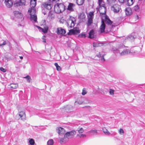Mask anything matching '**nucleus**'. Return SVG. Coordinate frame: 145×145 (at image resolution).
<instances>
[{
	"label": "nucleus",
	"mask_w": 145,
	"mask_h": 145,
	"mask_svg": "<svg viewBox=\"0 0 145 145\" xmlns=\"http://www.w3.org/2000/svg\"><path fill=\"white\" fill-rule=\"evenodd\" d=\"M98 3L99 7V11L101 15H105L106 13V7L103 0H98Z\"/></svg>",
	"instance_id": "f257e3e1"
},
{
	"label": "nucleus",
	"mask_w": 145,
	"mask_h": 145,
	"mask_svg": "<svg viewBox=\"0 0 145 145\" xmlns=\"http://www.w3.org/2000/svg\"><path fill=\"white\" fill-rule=\"evenodd\" d=\"M28 12L30 16V19L32 21L36 22L37 21V16L35 14L36 10L35 7L29 8Z\"/></svg>",
	"instance_id": "f03ea898"
},
{
	"label": "nucleus",
	"mask_w": 145,
	"mask_h": 145,
	"mask_svg": "<svg viewBox=\"0 0 145 145\" xmlns=\"http://www.w3.org/2000/svg\"><path fill=\"white\" fill-rule=\"evenodd\" d=\"M65 9V6L61 3H58L56 4L54 6V11L55 13H59L63 11Z\"/></svg>",
	"instance_id": "7ed1b4c3"
},
{
	"label": "nucleus",
	"mask_w": 145,
	"mask_h": 145,
	"mask_svg": "<svg viewBox=\"0 0 145 145\" xmlns=\"http://www.w3.org/2000/svg\"><path fill=\"white\" fill-rule=\"evenodd\" d=\"M76 21L75 18L72 16H70L66 22L68 28H70L74 27L76 23Z\"/></svg>",
	"instance_id": "20e7f679"
},
{
	"label": "nucleus",
	"mask_w": 145,
	"mask_h": 145,
	"mask_svg": "<svg viewBox=\"0 0 145 145\" xmlns=\"http://www.w3.org/2000/svg\"><path fill=\"white\" fill-rule=\"evenodd\" d=\"M60 0H49V2H47L43 4V5L45 8L48 10H50L52 7V3H57L60 1Z\"/></svg>",
	"instance_id": "39448f33"
},
{
	"label": "nucleus",
	"mask_w": 145,
	"mask_h": 145,
	"mask_svg": "<svg viewBox=\"0 0 145 145\" xmlns=\"http://www.w3.org/2000/svg\"><path fill=\"white\" fill-rule=\"evenodd\" d=\"M94 17V13L93 12H90L87 16L88 22L87 25L88 26H90L93 23V19Z\"/></svg>",
	"instance_id": "423d86ee"
},
{
	"label": "nucleus",
	"mask_w": 145,
	"mask_h": 145,
	"mask_svg": "<svg viewBox=\"0 0 145 145\" xmlns=\"http://www.w3.org/2000/svg\"><path fill=\"white\" fill-rule=\"evenodd\" d=\"M120 48L119 49H116L114 50V52L115 53H120L121 56H124L129 54L130 53V50L128 49H126L123 50L121 52Z\"/></svg>",
	"instance_id": "0eeeda50"
},
{
	"label": "nucleus",
	"mask_w": 145,
	"mask_h": 145,
	"mask_svg": "<svg viewBox=\"0 0 145 145\" xmlns=\"http://www.w3.org/2000/svg\"><path fill=\"white\" fill-rule=\"evenodd\" d=\"M76 134V132L75 131H72L70 132H67L65 134V135L68 138L69 140V139L73 138Z\"/></svg>",
	"instance_id": "6e6552de"
},
{
	"label": "nucleus",
	"mask_w": 145,
	"mask_h": 145,
	"mask_svg": "<svg viewBox=\"0 0 145 145\" xmlns=\"http://www.w3.org/2000/svg\"><path fill=\"white\" fill-rule=\"evenodd\" d=\"M111 9L115 13H118L121 10L120 6L117 4L114 5L112 6Z\"/></svg>",
	"instance_id": "1a4fd4ad"
},
{
	"label": "nucleus",
	"mask_w": 145,
	"mask_h": 145,
	"mask_svg": "<svg viewBox=\"0 0 145 145\" xmlns=\"http://www.w3.org/2000/svg\"><path fill=\"white\" fill-rule=\"evenodd\" d=\"M80 32V31L79 28L76 27L70 30L67 34L68 35H75L79 33Z\"/></svg>",
	"instance_id": "9d476101"
},
{
	"label": "nucleus",
	"mask_w": 145,
	"mask_h": 145,
	"mask_svg": "<svg viewBox=\"0 0 145 145\" xmlns=\"http://www.w3.org/2000/svg\"><path fill=\"white\" fill-rule=\"evenodd\" d=\"M16 116H18L22 120L24 121L26 120V116L25 112L24 111L19 112Z\"/></svg>",
	"instance_id": "9b49d317"
},
{
	"label": "nucleus",
	"mask_w": 145,
	"mask_h": 145,
	"mask_svg": "<svg viewBox=\"0 0 145 145\" xmlns=\"http://www.w3.org/2000/svg\"><path fill=\"white\" fill-rule=\"evenodd\" d=\"M56 132L60 135H62L64 134L65 132V129L60 127H57L56 129Z\"/></svg>",
	"instance_id": "f8f14e48"
},
{
	"label": "nucleus",
	"mask_w": 145,
	"mask_h": 145,
	"mask_svg": "<svg viewBox=\"0 0 145 145\" xmlns=\"http://www.w3.org/2000/svg\"><path fill=\"white\" fill-rule=\"evenodd\" d=\"M59 142L61 144H63L65 143L68 141V138L64 135V137L63 138L59 137Z\"/></svg>",
	"instance_id": "ddd939ff"
},
{
	"label": "nucleus",
	"mask_w": 145,
	"mask_h": 145,
	"mask_svg": "<svg viewBox=\"0 0 145 145\" xmlns=\"http://www.w3.org/2000/svg\"><path fill=\"white\" fill-rule=\"evenodd\" d=\"M5 3L7 7L9 8L11 7L13 4L12 0H5Z\"/></svg>",
	"instance_id": "4468645a"
},
{
	"label": "nucleus",
	"mask_w": 145,
	"mask_h": 145,
	"mask_svg": "<svg viewBox=\"0 0 145 145\" xmlns=\"http://www.w3.org/2000/svg\"><path fill=\"white\" fill-rule=\"evenodd\" d=\"M55 12L52 10L50 11L48 13V18L49 20H52L55 17Z\"/></svg>",
	"instance_id": "2eb2a0df"
},
{
	"label": "nucleus",
	"mask_w": 145,
	"mask_h": 145,
	"mask_svg": "<svg viewBox=\"0 0 145 145\" xmlns=\"http://www.w3.org/2000/svg\"><path fill=\"white\" fill-rule=\"evenodd\" d=\"M105 22L103 20L101 21V24L100 27V31L101 33H103L105 32Z\"/></svg>",
	"instance_id": "dca6fc26"
},
{
	"label": "nucleus",
	"mask_w": 145,
	"mask_h": 145,
	"mask_svg": "<svg viewBox=\"0 0 145 145\" xmlns=\"http://www.w3.org/2000/svg\"><path fill=\"white\" fill-rule=\"evenodd\" d=\"M25 0H20L17 2L15 5L16 6H19L25 5Z\"/></svg>",
	"instance_id": "f3484780"
},
{
	"label": "nucleus",
	"mask_w": 145,
	"mask_h": 145,
	"mask_svg": "<svg viewBox=\"0 0 145 145\" xmlns=\"http://www.w3.org/2000/svg\"><path fill=\"white\" fill-rule=\"evenodd\" d=\"M37 27H38L40 31L44 33H47L48 29V27L47 26L44 27V28H42L38 26H37Z\"/></svg>",
	"instance_id": "a211bd4d"
},
{
	"label": "nucleus",
	"mask_w": 145,
	"mask_h": 145,
	"mask_svg": "<svg viewBox=\"0 0 145 145\" xmlns=\"http://www.w3.org/2000/svg\"><path fill=\"white\" fill-rule=\"evenodd\" d=\"M56 31L58 34H64L66 33L65 30L61 27L57 28Z\"/></svg>",
	"instance_id": "6ab92c4d"
},
{
	"label": "nucleus",
	"mask_w": 145,
	"mask_h": 145,
	"mask_svg": "<svg viewBox=\"0 0 145 145\" xmlns=\"http://www.w3.org/2000/svg\"><path fill=\"white\" fill-rule=\"evenodd\" d=\"M13 13L15 16L19 18H22L23 16L22 14L20 12L17 11H14Z\"/></svg>",
	"instance_id": "aec40b11"
},
{
	"label": "nucleus",
	"mask_w": 145,
	"mask_h": 145,
	"mask_svg": "<svg viewBox=\"0 0 145 145\" xmlns=\"http://www.w3.org/2000/svg\"><path fill=\"white\" fill-rule=\"evenodd\" d=\"M75 6L73 4L69 3L68 6L67 10L69 11H73V8Z\"/></svg>",
	"instance_id": "412c9836"
},
{
	"label": "nucleus",
	"mask_w": 145,
	"mask_h": 145,
	"mask_svg": "<svg viewBox=\"0 0 145 145\" xmlns=\"http://www.w3.org/2000/svg\"><path fill=\"white\" fill-rule=\"evenodd\" d=\"M30 2V7L35 8L37 4L36 0H31Z\"/></svg>",
	"instance_id": "4be33fe9"
},
{
	"label": "nucleus",
	"mask_w": 145,
	"mask_h": 145,
	"mask_svg": "<svg viewBox=\"0 0 145 145\" xmlns=\"http://www.w3.org/2000/svg\"><path fill=\"white\" fill-rule=\"evenodd\" d=\"M125 12L126 14L128 16L130 15L132 13V10L129 7L126 8Z\"/></svg>",
	"instance_id": "5701e85b"
},
{
	"label": "nucleus",
	"mask_w": 145,
	"mask_h": 145,
	"mask_svg": "<svg viewBox=\"0 0 145 145\" xmlns=\"http://www.w3.org/2000/svg\"><path fill=\"white\" fill-rule=\"evenodd\" d=\"M10 88L12 89H16L18 87V84H10Z\"/></svg>",
	"instance_id": "b1692460"
},
{
	"label": "nucleus",
	"mask_w": 145,
	"mask_h": 145,
	"mask_svg": "<svg viewBox=\"0 0 145 145\" xmlns=\"http://www.w3.org/2000/svg\"><path fill=\"white\" fill-rule=\"evenodd\" d=\"M127 5L129 6L132 5L134 3V0H125Z\"/></svg>",
	"instance_id": "393cba45"
},
{
	"label": "nucleus",
	"mask_w": 145,
	"mask_h": 145,
	"mask_svg": "<svg viewBox=\"0 0 145 145\" xmlns=\"http://www.w3.org/2000/svg\"><path fill=\"white\" fill-rule=\"evenodd\" d=\"M85 18L86 15L83 13H80L78 17V18L81 20L82 21H83V20L85 19Z\"/></svg>",
	"instance_id": "a878e982"
},
{
	"label": "nucleus",
	"mask_w": 145,
	"mask_h": 145,
	"mask_svg": "<svg viewBox=\"0 0 145 145\" xmlns=\"http://www.w3.org/2000/svg\"><path fill=\"white\" fill-rule=\"evenodd\" d=\"M125 38V40L127 39L131 41H133L135 39L134 37L132 35H129Z\"/></svg>",
	"instance_id": "bb28decb"
},
{
	"label": "nucleus",
	"mask_w": 145,
	"mask_h": 145,
	"mask_svg": "<svg viewBox=\"0 0 145 145\" xmlns=\"http://www.w3.org/2000/svg\"><path fill=\"white\" fill-rule=\"evenodd\" d=\"M105 22L109 25H111L112 24V22L110 20V19L107 17L106 16L105 18Z\"/></svg>",
	"instance_id": "cd10ccee"
},
{
	"label": "nucleus",
	"mask_w": 145,
	"mask_h": 145,
	"mask_svg": "<svg viewBox=\"0 0 145 145\" xmlns=\"http://www.w3.org/2000/svg\"><path fill=\"white\" fill-rule=\"evenodd\" d=\"M89 37L93 38L94 37V31L93 30H91L89 33Z\"/></svg>",
	"instance_id": "c85d7f7f"
},
{
	"label": "nucleus",
	"mask_w": 145,
	"mask_h": 145,
	"mask_svg": "<svg viewBox=\"0 0 145 145\" xmlns=\"http://www.w3.org/2000/svg\"><path fill=\"white\" fill-rule=\"evenodd\" d=\"M83 103V101L82 100V99H80L77 100L74 103L75 105H76L77 104L81 105Z\"/></svg>",
	"instance_id": "c756f323"
},
{
	"label": "nucleus",
	"mask_w": 145,
	"mask_h": 145,
	"mask_svg": "<svg viewBox=\"0 0 145 145\" xmlns=\"http://www.w3.org/2000/svg\"><path fill=\"white\" fill-rule=\"evenodd\" d=\"M76 3L79 5H82L84 3L85 0H76Z\"/></svg>",
	"instance_id": "7c9ffc66"
},
{
	"label": "nucleus",
	"mask_w": 145,
	"mask_h": 145,
	"mask_svg": "<svg viewBox=\"0 0 145 145\" xmlns=\"http://www.w3.org/2000/svg\"><path fill=\"white\" fill-rule=\"evenodd\" d=\"M103 131V132L106 135H110V133L108 131L107 129L105 127H103L102 129Z\"/></svg>",
	"instance_id": "2f4dec72"
},
{
	"label": "nucleus",
	"mask_w": 145,
	"mask_h": 145,
	"mask_svg": "<svg viewBox=\"0 0 145 145\" xmlns=\"http://www.w3.org/2000/svg\"><path fill=\"white\" fill-rule=\"evenodd\" d=\"M54 143L53 140L52 139L49 140L47 142V145H53Z\"/></svg>",
	"instance_id": "473e14b6"
},
{
	"label": "nucleus",
	"mask_w": 145,
	"mask_h": 145,
	"mask_svg": "<svg viewBox=\"0 0 145 145\" xmlns=\"http://www.w3.org/2000/svg\"><path fill=\"white\" fill-rule=\"evenodd\" d=\"M133 8V10L136 12H139V7L138 5L134 6Z\"/></svg>",
	"instance_id": "72a5a7b5"
},
{
	"label": "nucleus",
	"mask_w": 145,
	"mask_h": 145,
	"mask_svg": "<svg viewBox=\"0 0 145 145\" xmlns=\"http://www.w3.org/2000/svg\"><path fill=\"white\" fill-rule=\"evenodd\" d=\"M54 65L56 67V69L58 71H60L61 70V67L59 66L57 63H55Z\"/></svg>",
	"instance_id": "f704fd0d"
},
{
	"label": "nucleus",
	"mask_w": 145,
	"mask_h": 145,
	"mask_svg": "<svg viewBox=\"0 0 145 145\" xmlns=\"http://www.w3.org/2000/svg\"><path fill=\"white\" fill-rule=\"evenodd\" d=\"M6 44V41L2 40L0 42V46L5 45Z\"/></svg>",
	"instance_id": "c9c22d12"
},
{
	"label": "nucleus",
	"mask_w": 145,
	"mask_h": 145,
	"mask_svg": "<svg viewBox=\"0 0 145 145\" xmlns=\"http://www.w3.org/2000/svg\"><path fill=\"white\" fill-rule=\"evenodd\" d=\"M77 136L79 137L80 138H84L86 137V135L84 134H77Z\"/></svg>",
	"instance_id": "e433bc0d"
},
{
	"label": "nucleus",
	"mask_w": 145,
	"mask_h": 145,
	"mask_svg": "<svg viewBox=\"0 0 145 145\" xmlns=\"http://www.w3.org/2000/svg\"><path fill=\"white\" fill-rule=\"evenodd\" d=\"M89 132L93 134H96L97 133V130L96 129L91 130L89 131Z\"/></svg>",
	"instance_id": "4c0bfd02"
},
{
	"label": "nucleus",
	"mask_w": 145,
	"mask_h": 145,
	"mask_svg": "<svg viewBox=\"0 0 145 145\" xmlns=\"http://www.w3.org/2000/svg\"><path fill=\"white\" fill-rule=\"evenodd\" d=\"M29 144L31 145H33L35 143L34 140L33 139H31L29 141Z\"/></svg>",
	"instance_id": "58836bf2"
},
{
	"label": "nucleus",
	"mask_w": 145,
	"mask_h": 145,
	"mask_svg": "<svg viewBox=\"0 0 145 145\" xmlns=\"http://www.w3.org/2000/svg\"><path fill=\"white\" fill-rule=\"evenodd\" d=\"M77 131L79 133H82L84 132V129L82 128H80L79 129H78Z\"/></svg>",
	"instance_id": "ea45409f"
},
{
	"label": "nucleus",
	"mask_w": 145,
	"mask_h": 145,
	"mask_svg": "<svg viewBox=\"0 0 145 145\" xmlns=\"http://www.w3.org/2000/svg\"><path fill=\"white\" fill-rule=\"evenodd\" d=\"M108 3V4H112L114 3L116 0H107Z\"/></svg>",
	"instance_id": "a19ab883"
},
{
	"label": "nucleus",
	"mask_w": 145,
	"mask_h": 145,
	"mask_svg": "<svg viewBox=\"0 0 145 145\" xmlns=\"http://www.w3.org/2000/svg\"><path fill=\"white\" fill-rule=\"evenodd\" d=\"M115 90L112 89H110L109 91V93L111 95H113L114 94V92Z\"/></svg>",
	"instance_id": "79ce46f5"
},
{
	"label": "nucleus",
	"mask_w": 145,
	"mask_h": 145,
	"mask_svg": "<svg viewBox=\"0 0 145 145\" xmlns=\"http://www.w3.org/2000/svg\"><path fill=\"white\" fill-rule=\"evenodd\" d=\"M78 37H79L85 38L86 37V35L85 34L82 33L79 34L78 35Z\"/></svg>",
	"instance_id": "37998d69"
},
{
	"label": "nucleus",
	"mask_w": 145,
	"mask_h": 145,
	"mask_svg": "<svg viewBox=\"0 0 145 145\" xmlns=\"http://www.w3.org/2000/svg\"><path fill=\"white\" fill-rule=\"evenodd\" d=\"M119 133L121 135L124 133V131L123 129H120L119 130Z\"/></svg>",
	"instance_id": "c03bdc74"
},
{
	"label": "nucleus",
	"mask_w": 145,
	"mask_h": 145,
	"mask_svg": "<svg viewBox=\"0 0 145 145\" xmlns=\"http://www.w3.org/2000/svg\"><path fill=\"white\" fill-rule=\"evenodd\" d=\"M0 70L2 71H3V72H5L7 70L5 69H4L2 67H1L0 68Z\"/></svg>",
	"instance_id": "a18cd8bd"
},
{
	"label": "nucleus",
	"mask_w": 145,
	"mask_h": 145,
	"mask_svg": "<svg viewBox=\"0 0 145 145\" xmlns=\"http://www.w3.org/2000/svg\"><path fill=\"white\" fill-rule=\"evenodd\" d=\"M24 78H26L27 80V81L28 82H29L30 81V79H31L30 77L28 75L24 77Z\"/></svg>",
	"instance_id": "49530a36"
},
{
	"label": "nucleus",
	"mask_w": 145,
	"mask_h": 145,
	"mask_svg": "<svg viewBox=\"0 0 145 145\" xmlns=\"http://www.w3.org/2000/svg\"><path fill=\"white\" fill-rule=\"evenodd\" d=\"M102 52H99V54H97V56L99 57H101V56L102 55Z\"/></svg>",
	"instance_id": "de8ad7c7"
},
{
	"label": "nucleus",
	"mask_w": 145,
	"mask_h": 145,
	"mask_svg": "<svg viewBox=\"0 0 145 145\" xmlns=\"http://www.w3.org/2000/svg\"><path fill=\"white\" fill-rule=\"evenodd\" d=\"M93 46L94 47H97L98 46V44L97 43L94 42L93 43Z\"/></svg>",
	"instance_id": "09e8293b"
},
{
	"label": "nucleus",
	"mask_w": 145,
	"mask_h": 145,
	"mask_svg": "<svg viewBox=\"0 0 145 145\" xmlns=\"http://www.w3.org/2000/svg\"><path fill=\"white\" fill-rule=\"evenodd\" d=\"M46 37V36L45 35H44L42 37V39L43 40V42H46V39H45V38Z\"/></svg>",
	"instance_id": "8fccbe9b"
},
{
	"label": "nucleus",
	"mask_w": 145,
	"mask_h": 145,
	"mask_svg": "<svg viewBox=\"0 0 145 145\" xmlns=\"http://www.w3.org/2000/svg\"><path fill=\"white\" fill-rule=\"evenodd\" d=\"M86 93V91L83 89V91H82V95H84Z\"/></svg>",
	"instance_id": "3c124183"
},
{
	"label": "nucleus",
	"mask_w": 145,
	"mask_h": 145,
	"mask_svg": "<svg viewBox=\"0 0 145 145\" xmlns=\"http://www.w3.org/2000/svg\"><path fill=\"white\" fill-rule=\"evenodd\" d=\"M101 59L102 60H103V61H105V59L104 58V55H103L101 56Z\"/></svg>",
	"instance_id": "603ef678"
},
{
	"label": "nucleus",
	"mask_w": 145,
	"mask_h": 145,
	"mask_svg": "<svg viewBox=\"0 0 145 145\" xmlns=\"http://www.w3.org/2000/svg\"><path fill=\"white\" fill-rule=\"evenodd\" d=\"M121 3H123L124 2L125 0H118Z\"/></svg>",
	"instance_id": "864d4df0"
},
{
	"label": "nucleus",
	"mask_w": 145,
	"mask_h": 145,
	"mask_svg": "<svg viewBox=\"0 0 145 145\" xmlns=\"http://www.w3.org/2000/svg\"><path fill=\"white\" fill-rule=\"evenodd\" d=\"M72 108V107L71 106H67L66 107V109L67 108Z\"/></svg>",
	"instance_id": "5fc2aeb1"
},
{
	"label": "nucleus",
	"mask_w": 145,
	"mask_h": 145,
	"mask_svg": "<svg viewBox=\"0 0 145 145\" xmlns=\"http://www.w3.org/2000/svg\"><path fill=\"white\" fill-rule=\"evenodd\" d=\"M20 58L22 59H23V57L22 56H20Z\"/></svg>",
	"instance_id": "6e6d98bb"
},
{
	"label": "nucleus",
	"mask_w": 145,
	"mask_h": 145,
	"mask_svg": "<svg viewBox=\"0 0 145 145\" xmlns=\"http://www.w3.org/2000/svg\"><path fill=\"white\" fill-rule=\"evenodd\" d=\"M44 15H45L46 14L45 13H44Z\"/></svg>",
	"instance_id": "4d7b16f0"
}]
</instances>
